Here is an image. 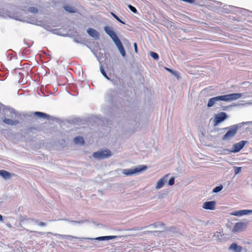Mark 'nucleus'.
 <instances>
[{"label": "nucleus", "mask_w": 252, "mask_h": 252, "mask_svg": "<svg viewBox=\"0 0 252 252\" xmlns=\"http://www.w3.org/2000/svg\"><path fill=\"white\" fill-rule=\"evenodd\" d=\"M38 224L40 225V226H44L46 225L45 223L44 222H40Z\"/></svg>", "instance_id": "30"}, {"label": "nucleus", "mask_w": 252, "mask_h": 252, "mask_svg": "<svg viewBox=\"0 0 252 252\" xmlns=\"http://www.w3.org/2000/svg\"><path fill=\"white\" fill-rule=\"evenodd\" d=\"M3 220V217L0 214V221Z\"/></svg>", "instance_id": "32"}, {"label": "nucleus", "mask_w": 252, "mask_h": 252, "mask_svg": "<svg viewBox=\"0 0 252 252\" xmlns=\"http://www.w3.org/2000/svg\"><path fill=\"white\" fill-rule=\"evenodd\" d=\"M153 225H154L155 227H158V226H161L164 227V224L162 222H157V223H154L153 224Z\"/></svg>", "instance_id": "28"}, {"label": "nucleus", "mask_w": 252, "mask_h": 252, "mask_svg": "<svg viewBox=\"0 0 252 252\" xmlns=\"http://www.w3.org/2000/svg\"><path fill=\"white\" fill-rule=\"evenodd\" d=\"M222 186L221 185L220 186H218V187H216V188H215L213 190V192H218L219 191H220V190H222Z\"/></svg>", "instance_id": "22"}, {"label": "nucleus", "mask_w": 252, "mask_h": 252, "mask_svg": "<svg viewBox=\"0 0 252 252\" xmlns=\"http://www.w3.org/2000/svg\"><path fill=\"white\" fill-rule=\"evenodd\" d=\"M6 114L8 117H9L11 119L6 118H4L3 119L4 123L10 126H15L19 123V121L18 120L14 119L19 117L18 112L15 110L12 109L6 110Z\"/></svg>", "instance_id": "2"}, {"label": "nucleus", "mask_w": 252, "mask_h": 252, "mask_svg": "<svg viewBox=\"0 0 252 252\" xmlns=\"http://www.w3.org/2000/svg\"><path fill=\"white\" fill-rule=\"evenodd\" d=\"M229 249L234 252H241L242 250V247L238 245L236 243H232L229 247Z\"/></svg>", "instance_id": "13"}, {"label": "nucleus", "mask_w": 252, "mask_h": 252, "mask_svg": "<svg viewBox=\"0 0 252 252\" xmlns=\"http://www.w3.org/2000/svg\"><path fill=\"white\" fill-rule=\"evenodd\" d=\"M128 7L129 9L133 13H136L137 12V10L134 6L129 4L128 5Z\"/></svg>", "instance_id": "26"}, {"label": "nucleus", "mask_w": 252, "mask_h": 252, "mask_svg": "<svg viewBox=\"0 0 252 252\" xmlns=\"http://www.w3.org/2000/svg\"><path fill=\"white\" fill-rule=\"evenodd\" d=\"M100 71L102 75L107 79H109L102 66L100 67Z\"/></svg>", "instance_id": "24"}, {"label": "nucleus", "mask_w": 252, "mask_h": 252, "mask_svg": "<svg viewBox=\"0 0 252 252\" xmlns=\"http://www.w3.org/2000/svg\"><path fill=\"white\" fill-rule=\"evenodd\" d=\"M150 55L151 57L155 59V60H158L159 59V56L157 53L154 52H151Z\"/></svg>", "instance_id": "21"}, {"label": "nucleus", "mask_w": 252, "mask_h": 252, "mask_svg": "<svg viewBox=\"0 0 252 252\" xmlns=\"http://www.w3.org/2000/svg\"><path fill=\"white\" fill-rule=\"evenodd\" d=\"M241 97L239 94H231L212 97L208 100L207 106L211 107L219 101H230L236 100Z\"/></svg>", "instance_id": "1"}, {"label": "nucleus", "mask_w": 252, "mask_h": 252, "mask_svg": "<svg viewBox=\"0 0 252 252\" xmlns=\"http://www.w3.org/2000/svg\"><path fill=\"white\" fill-rule=\"evenodd\" d=\"M243 124H244V123L231 126L229 128L228 131L223 135L222 139L223 140H226L233 137L236 133L238 128L241 127L242 125Z\"/></svg>", "instance_id": "3"}, {"label": "nucleus", "mask_w": 252, "mask_h": 252, "mask_svg": "<svg viewBox=\"0 0 252 252\" xmlns=\"http://www.w3.org/2000/svg\"><path fill=\"white\" fill-rule=\"evenodd\" d=\"M134 49H135V52L137 53L138 49H137V44L136 43H134Z\"/></svg>", "instance_id": "29"}, {"label": "nucleus", "mask_w": 252, "mask_h": 252, "mask_svg": "<svg viewBox=\"0 0 252 252\" xmlns=\"http://www.w3.org/2000/svg\"><path fill=\"white\" fill-rule=\"evenodd\" d=\"M87 32L90 36H91L93 37L98 36V33L94 29H92V28L88 29L87 30Z\"/></svg>", "instance_id": "15"}, {"label": "nucleus", "mask_w": 252, "mask_h": 252, "mask_svg": "<svg viewBox=\"0 0 252 252\" xmlns=\"http://www.w3.org/2000/svg\"><path fill=\"white\" fill-rule=\"evenodd\" d=\"M94 158L97 159H104L108 158L111 156V153L109 150H100L94 152L93 154Z\"/></svg>", "instance_id": "4"}, {"label": "nucleus", "mask_w": 252, "mask_h": 252, "mask_svg": "<svg viewBox=\"0 0 252 252\" xmlns=\"http://www.w3.org/2000/svg\"><path fill=\"white\" fill-rule=\"evenodd\" d=\"M71 237H72V238H76L75 237H72V236H71Z\"/></svg>", "instance_id": "33"}, {"label": "nucleus", "mask_w": 252, "mask_h": 252, "mask_svg": "<svg viewBox=\"0 0 252 252\" xmlns=\"http://www.w3.org/2000/svg\"><path fill=\"white\" fill-rule=\"evenodd\" d=\"M248 224V222H238L235 224L233 230L234 231L239 232L245 229Z\"/></svg>", "instance_id": "8"}, {"label": "nucleus", "mask_w": 252, "mask_h": 252, "mask_svg": "<svg viewBox=\"0 0 252 252\" xmlns=\"http://www.w3.org/2000/svg\"><path fill=\"white\" fill-rule=\"evenodd\" d=\"M166 70L168 71H169L170 72H171V73H173V71L172 70H171V69H169V68H166Z\"/></svg>", "instance_id": "31"}, {"label": "nucleus", "mask_w": 252, "mask_h": 252, "mask_svg": "<svg viewBox=\"0 0 252 252\" xmlns=\"http://www.w3.org/2000/svg\"><path fill=\"white\" fill-rule=\"evenodd\" d=\"M164 178L165 177L161 178L158 181L156 186L157 189H160L164 186L165 182Z\"/></svg>", "instance_id": "18"}, {"label": "nucleus", "mask_w": 252, "mask_h": 252, "mask_svg": "<svg viewBox=\"0 0 252 252\" xmlns=\"http://www.w3.org/2000/svg\"><path fill=\"white\" fill-rule=\"evenodd\" d=\"M227 118V115L224 112H220L215 115L214 121V126H217L220 123L223 121Z\"/></svg>", "instance_id": "6"}, {"label": "nucleus", "mask_w": 252, "mask_h": 252, "mask_svg": "<svg viewBox=\"0 0 252 252\" xmlns=\"http://www.w3.org/2000/svg\"><path fill=\"white\" fill-rule=\"evenodd\" d=\"M105 32L111 37L114 42H116L120 40L115 32L108 27L104 28Z\"/></svg>", "instance_id": "9"}, {"label": "nucleus", "mask_w": 252, "mask_h": 252, "mask_svg": "<svg viewBox=\"0 0 252 252\" xmlns=\"http://www.w3.org/2000/svg\"><path fill=\"white\" fill-rule=\"evenodd\" d=\"M247 143V141L242 140L238 143H235L233 146L232 151L234 153L239 152Z\"/></svg>", "instance_id": "7"}, {"label": "nucleus", "mask_w": 252, "mask_h": 252, "mask_svg": "<svg viewBox=\"0 0 252 252\" xmlns=\"http://www.w3.org/2000/svg\"><path fill=\"white\" fill-rule=\"evenodd\" d=\"M34 115L45 119H48L49 118L48 115L41 112H35L34 113Z\"/></svg>", "instance_id": "17"}, {"label": "nucleus", "mask_w": 252, "mask_h": 252, "mask_svg": "<svg viewBox=\"0 0 252 252\" xmlns=\"http://www.w3.org/2000/svg\"><path fill=\"white\" fill-rule=\"evenodd\" d=\"M147 168V166L142 165L139 166L138 168H136L134 169H124L123 173L126 176H130L133 174L140 172L142 171L145 170Z\"/></svg>", "instance_id": "5"}, {"label": "nucleus", "mask_w": 252, "mask_h": 252, "mask_svg": "<svg viewBox=\"0 0 252 252\" xmlns=\"http://www.w3.org/2000/svg\"><path fill=\"white\" fill-rule=\"evenodd\" d=\"M174 183H175V178H174V177H172L169 180L168 184L170 186H172V185H174Z\"/></svg>", "instance_id": "27"}, {"label": "nucleus", "mask_w": 252, "mask_h": 252, "mask_svg": "<svg viewBox=\"0 0 252 252\" xmlns=\"http://www.w3.org/2000/svg\"><path fill=\"white\" fill-rule=\"evenodd\" d=\"M64 9L69 13H75L76 12L75 9L71 6L65 5L64 6Z\"/></svg>", "instance_id": "20"}, {"label": "nucleus", "mask_w": 252, "mask_h": 252, "mask_svg": "<svg viewBox=\"0 0 252 252\" xmlns=\"http://www.w3.org/2000/svg\"><path fill=\"white\" fill-rule=\"evenodd\" d=\"M216 206V202L212 201H207L205 202L203 204V208L206 210H213L215 209Z\"/></svg>", "instance_id": "11"}, {"label": "nucleus", "mask_w": 252, "mask_h": 252, "mask_svg": "<svg viewBox=\"0 0 252 252\" xmlns=\"http://www.w3.org/2000/svg\"><path fill=\"white\" fill-rule=\"evenodd\" d=\"M29 11L33 13H36L38 12V9L36 7H31L29 8Z\"/></svg>", "instance_id": "23"}, {"label": "nucleus", "mask_w": 252, "mask_h": 252, "mask_svg": "<svg viewBox=\"0 0 252 252\" xmlns=\"http://www.w3.org/2000/svg\"><path fill=\"white\" fill-rule=\"evenodd\" d=\"M115 43L116 46L117 47L118 49H119L120 52L121 53V55L123 57H125L126 55V51L121 41L119 40L116 42H115Z\"/></svg>", "instance_id": "12"}, {"label": "nucleus", "mask_w": 252, "mask_h": 252, "mask_svg": "<svg viewBox=\"0 0 252 252\" xmlns=\"http://www.w3.org/2000/svg\"><path fill=\"white\" fill-rule=\"evenodd\" d=\"M252 213V210H239L230 213L231 215L236 216H242L246 215H248L249 214Z\"/></svg>", "instance_id": "10"}, {"label": "nucleus", "mask_w": 252, "mask_h": 252, "mask_svg": "<svg viewBox=\"0 0 252 252\" xmlns=\"http://www.w3.org/2000/svg\"><path fill=\"white\" fill-rule=\"evenodd\" d=\"M111 14L119 22L122 23V24H125V23L124 22H123L116 15H115L114 13H111Z\"/></svg>", "instance_id": "25"}, {"label": "nucleus", "mask_w": 252, "mask_h": 252, "mask_svg": "<svg viewBox=\"0 0 252 252\" xmlns=\"http://www.w3.org/2000/svg\"><path fill=\"white\" fill-rule=\"evenodd\" d=\"M116 237L115 236H101L99 237L96 238V240H111L115 238Z\"/></svg>", "instance_id": "19"}, {"label": "nucleus", "mask_w": 252, "mask_h": 252, "mask_svg": "<svg viewBox=\"0 0 252 252\" xmlns=\"http://www.w3.org/2000/svg\"><path fill=\"white\" fill-rule=\"evenodd\" d=\"M0 176L5 179H7L10 178L11 174L9 172L6 170H0Z\"/></svg>", "instance_id": "14"}, {"label": "nucleus", "mask_w": 252, "mask_h": 252, "mask_svg": "<svg viewBox=\"0 0 252 252\" xmlns=\"http://www.w3.org/2000/svg\"><path fill=\"white\" fill-rule=\"evenodd\" d=\"M75 143L77 144L83 145L85 143L83 138L81 136H77L73 140Z\"/></svg>", "instance_id": "16"}]
</instances>
